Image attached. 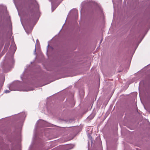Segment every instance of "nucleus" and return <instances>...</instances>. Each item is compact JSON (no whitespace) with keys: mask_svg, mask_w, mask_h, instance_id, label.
<instances>
[{"mask_svg":"<svg viewBox=\"0 0 150 150\" xmlns=\"http://www.w3.org/2000/svg\"><path fill=\"white\" fill-rule=\"evenodd\" d=\"M10 49L11 50L12 52H14L16 50V45L14 43H13L11 45Z\"/></svg>","mask_w":150,"mask_h":150,"instance_id":"obj_1","label":"nucleus"},{"mask_svg":"<svg viewBox=\"0 0 150 150\" xmlns=\"http://www.w3.org/2000/svg\"><path fill=\"white\" fill-rule=\"evenodd\" d=\"M23 91H27L28 90H23Z\"/></svg>","mask_w":150,"mask_h":150,"instance_id":"obj_8","label":"nucleus"},{"mask_svg":"<svg viewBox=\"0 0 150 150\" xmlns=\"http://www.w3.org/2000/svg\"><path fill=\"white\" fill-rule=\"evenodd\" d=\"M2 7V6L1 5H0V9H1Z\"/></svg>","mask_w":150,"mask_h":150,"instance_id":"obj_6","label":"nucleus"},{"mask_svg":"<svg viewBox=\"0 0 150 150\" xmlns=\"http://www.w3.org/2000/svg\"><path fill=\"white\" fill-rule=\"evenodd\" d=\"M0 150H1V149H0Z\"/></svg>","mask_w":150,"mask_h":150,"instance_id":"obj_11","label":"nucleus"},{"mask_svg":"<svg viewBox=\"0 0 150 150\" xmlns=\"http://www.w3.org/2000/svg\"><path fill=\"white\" fill-rule=\"evenodd\" d=\"M42 121V120H38V121H39V122H40V121Z\"/></svg>","mask_w":150,"mask_h":150,"instance_id":"obj_7","label":"nucleus"},{"mask_svg":"<svg viewBox=\"0 0 150 150\" xmlns=\"http://www.w3.org/2000/svg\"><path fill=\"white\" fill-rule=\"evenodd\" d=\"M11 90H6L5 91V93H9L10 91H11Z\"/></svg>","mask_w":150,"mask_h":150,"instance_id":"obj_2","label":"nucleus"},{"mask_svg":"<svg viewBox=\"0 0 150 150\" xmlns=\"http://www.w3.org/2000/svg\"><path fill=\"white\" fill-rule=\"evenodd\" d=\"M24 29H25V31H26V32L28 34V32L27 31V30H26L25 29V28L24 27Z\"/></svg>","mask_w":150,"mask_h":150,"instance_id":"obj_4","label":"nucleus"},{"mask_svg":"<svg viewBox=\"0 0 150 150\" xmlns=\"http://www.w3.org/2000/svg\"><path fill=\"white\" fill-rule=\"evenodd\" d=\"M38 41V40H37V42Z\"/></svg>","mask_w":150,"mask_h":150,"instance_id":"obj_10","label":"nucleus"},{"mask_svg":"<svg viewBox=\"0 0 150 150\" xmlns=\"http://www.w3.org/2000/svg\"><path fill=\"white\" fill-rule=\"evenodd\" d=\"M48 46H49V45H48L47 46V47L48 48Z\"/></svg>","mask_w":150,"mask_h":150,"instance_id":"obj_9","label":"nucleus"},{"mask_svg":"<svg viewBox=\"0 0 150 150\" xmlns=\"http://www.w3.org/2000/svg\"><path fill=\"white\" fill-rule=\"evenodd\" d=\"M56 8H53L52 5V12Z\"/></svg>","mask_w":150,"mask_h":150,"instance_id":"obj_3","label":"nucleus"},{"mask_svg":"<svg viewBox=\"0 0 150 150\" xmlns=\"http://www.w3.org/2000/svg\"><path fill=\"white\" fill-rule=\"evenodd\" d=\"M34 53L35 54H36V48H35Z\"/></svg>","mask_w":150,"mask_h":150,"instance_id":"obj_5","label":"nucleus"}]
</instances>
